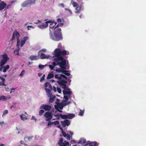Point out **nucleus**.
Segmentation results:
<instances>
[{
  "instance_id": "f257e3e1",
  "label": "nucleus",
  "mask_w": 146,
  "mask_h": 146,
  "mask_svg": "<svg viewBox=\"0 0 146 146\" xmlns=\"http://www.w3.org/2000/svg\"><path fill=\"white\" fill-rule=\"evenodd\" d=\"M53 54L56 58H54L52 66L54 67L57 65H59L61 69H66V60L64 59V56L66 54L67 51L64 50H62L59 48L56 49Z\"/></svg>"
},
{
  "instance_id": "f03ea898",
  "label": "nucleus",
  "mask_w": 146,
  "mask_h": 146,
  "mask_svg": "<svg viewBox=\"0 0 146 146\" xmlns=\"http://www.w3.org/2000/svg\"><path fill=\"white\" fill-rule=\"evenodd\" d=\"M63 23H59L54 28L55 30L54 33V37L53 36L51 32H50V38L56 41H58L62 40L63 39L61 29L59 28V27L62 26Z\"/></svg>"
},
{
  "instance_id": "7ed1b4c3",
  "label": "nucleus",
  "mask_w": 146,
  "mask_h": 146,
  "mask_svg": "<svg viewBox=\"0 0 146 146\" xmlns=\"http://www.w3.org/2000/svg\"><path fill=\"white\" fill-rule=\"evenodd\" d=\"M48 23H50L49 26L50 29H53L54 28V26H53V27H51V25H52L54 24V22L52 21V20L46 21L45 22V23H43L42 25L38 26V27L40 29H43L44 28H46L48 27Z\"/></svg>"
},
{
  "instance_id": "20e7f679",
  "label": "nucleus",
  "mask_w": 146,
  "mask_h": 146,
  "mask_svg": "<svg viewBox=\"0 0 146 146\" xmlns=\"http://www.w3.org/2000/svg\"><path fill=\"white\" fill-rule=\"evenodd\" d=\"M15 36H16L17 40V46H18L19 48V46L20 45V40L19 39L20 35L19 33L16 30H15L13 32L12 37L11 39V40L13 41L15 39Z\"/></svg>"
},
{
  "instance_id": "39448f33",
  "label": "nucleus",
  "mask_w": 146,
  "mask_h": 146,
  "mask_svg": "<svg viewBox=\"0 0 146 146\" xmlns=\"http://www.w3.org/2000/svg\"><path fill=\"white\" fill-rule=\"evenodd\" d=\"M71 3L72 4L73 7H76V11L75 12V13H79L80 12L81 10L82 5L80 4L79 5H78V4L76 2H74L73 0L71 1Z\"/></svg>"
},
{
  "instance_id": "423d86ee",
  "label": "nucleus",
  "mask_w": 146,
  "mask_h": 146,
  "mask_svg": "<svg viewBox=\"0 0 146 146\" xmlns=\"http://www.w3.org/2000/svg\"><path fill=\"white\" fill-rule=\"evenodd\" d=\"M36 0H27L21 4V6L23 7L29 5H31L33 4H35Z\"/></svg>"
},
{
  "instance_id": "0eeeda50",
  "label": "nucleus",
  "mask_w": 146,
  "mask_h": 146,
  "mask_svg": "<svg viewBox=\"0 0 146 146\" xmlns=\"http://www.w3.org/2000/svg\"><path fill=\"white\" fill-rule=\"evenodd\" d=\"M44 116L46 117L45 121H49L50 120L52 117V113L50 112H46L44 114Z\"/></svg>"
},
{
  "instance_id": "6e6552de",
  "label": "nucleus",
  "mask_w": 146,
  "mask_h": 146,
  "mask_svg": "<svg viewBox=\"0 0 146 146\" xmlns=\"http://www.w3.org/2000/svg\"><path fill=\"white\" fill-rule=\"evenodd\" d=\"M63 139L62 138H61L58 143V144L59 146H67L69 145V144L68 142L66 141H64L63 142Z\"/></svg>"
},
{
  "instance_id": "1a4fd4ad",
  "label": "nucleus",
  "mask_w": 146,
  "mask_h": 146,
  "mask_svg": "<svg viewBox=\"0 0 146 146\" xmlns=\"http://www.w3.org/2000/svg\"><path fill=\"white\" fill-rule=\"evenodd\" d=\"M51 106L48 105H43L40 108V109H43L45 111H49L51 109Z\"/></svg>"
},
{
  "instance_id": "9d476101",
  "label": "nucleus",
  "mask_w": 146,
  "mask_h": 146,
  "mask_svg": "<svg viewBox=\"0 0 146 146\" xmlns=\"http://www.w3.org/2000/svg\"><path fill=\"white\" fill-rule=\"evenodd\" d=\"M70 102H68L66 103H63V104L61 103H58L57 104V106L58 108L60 110H62L64 106H65L69 104Z\"/></svg>"
},
{
  "instance_id": "9b49d317",
  "label": "nucleus",
  "mask_w": 146,
  "mask_h": 146,
  "mask_svg": "<svg viewBox=\"0 0 146 146\" xmlns=\"http://www.w3.org/2000/svg\"><path fill=\"white\" fill-rule=\"evenodd\" d=\"M61 123L64 127H65L66 126H68L70 124V121L67 119L61 121Z\"/></svg>"
},
{
  "instance_id": "f8f14e48",
  "label": "nucleus",
  "mask_w": 146,
  "mask_h": 146,
  "mask_svg": "<svg viewBox=\"0 0 146 146\" xmlns=\"http://www.w3.org/2000/svg\"><path fill=\"white\" fill-rule=\"evenodd\" d=\"M57 83L61 86H63L64 84L67 83L68 82L63 79H61L60 80H58L57 81Z\"/></svg>"
},
{
  "instance_id": "ddd939ff",
  "label": "nucleus",
  "mask_w": 146,
  "mask_h": 146,
  "mask_svg": "<svg viewBox=\"0 0 146 146\" xmlns=\"http://www.w3.org/2000/svg\"><path fill=\"white\" fill-rule=\"evenodd\" d=\"M6 4L4 1H2L0 3V11L4 9L6 6Z\"/></svg>"
},
{
  "instance_id": "4468645a",
  "label": "nucleus",
  "mask_w": 146,
  "mask_h": 146,
  "mask_svg": "<svg viewBox=\"0 0 146 146\" xmlns=\"http://www.w3.org/2000/svg\"><path fill=\"white\" fill-rule=\"evenodd\" d=\"M39 56L42 59L48 58L49 57H51L49 55H46L43 53L40 54Z\"/></svg>"
},
{
  "instance_id": "2eb2a0df",
  "label": "nucleus",
  "mask_w": 146,
  "mask_h": 146,
  "mask_svg": "<svg viewBox=\"0 0 146 146\" xmlns=\"http://www.w3.org/2000/svg\"><path fill=\"white\" fill-rule=\"evenodd\" d=\"M29 39L28 36H26L24 37L21 40V47L23 46L24 44H25L26 41Z\"/></svg>"
},
{
  "instance_id": "dca6fc26",
  "label": "nucleus",
  "mask_w": 146,
  "mask_h": 146,
  "mask_svg": "<svg viewBox=\"0 0 146 146\" xmlns=\"http://www.w3.org/2000/svg\"><path fill=\"white\" fill-rule=\"evenodd\" d=\"M2 57L3 58L2 59L5 60L6 61H7L9 59V58L8 57L7 54L6 53H4L2 55Z\"/></svg>"
},
{
  "instance_id": "f3484780",
  "label": "nucleus",
  "mask_w": 146,
  "mask_h": 146,
  "mask_svg": "<svg viewBox=\"0 0 146 146\" xmlns=\"http://www.w3.org/2000/svg\"><path fill=\"white\" fill-rule=\"evenodd\" d=\"M29 59L31 60H37L38 59V58L36 56H30Z\"/></svg>"
},
{
  "instance_id": "a211bd4d",
  "label": "nucleus",
  "mask_w": 146,
  "mask_h": 146,
  "mask_svg": "<svg viewBox=\"0 0 146 146\" xmlns=\"http://www.w3.org/2000/svg\"><path fill=\"white\" fill-rule=\"evenodd\" d=\"M50 97L49 99V102L50 103H52L54 102L56 98V96L54 95L52 96H50Z\"/></svg>"
},
{
  "instance_id": "6ab92c4d",
  "label": "nucleus",
  "mask_w": 146,
  "mask_h": 146,
  "mask_svg": "<svg viewBox=\"0 0 146 146\" xmlns=\"http://www.w3.org/2000/svg\"><path fill=\"white\" fill-rule=\"evenodd\" d=\"M9 68V66L7 65L6 66H3V72L5 73L6 72L7 70H8Z\"/></svg>"
},
{
  "instance_id": "aec40b11",
  "label": "nucleus",
  "mask_w": 146,
  "mask_h": 146,
  "mask_svg": "<svg viewBox=\"0 0 146 146\" xmlns=\"http://www.w3.org/2000/svg\"><path fill=\"white\" fill-rule=\"evenodd\" d=\"M67 115V119H72L75 116V115L73 114L69 113Z\"/></svg>"
},
{
  "instance_id": "412c9836",
  "label": "nucleus",
  "mask_w": 146,
  "mask_h": 146,
  "mask_svg": "<svg viewBox=\"0 0 146 146\" xmlns=\"http://www.w3.org/2000/svg\"><path fill=\"white\" fill-rule=\"evenodd\" d=\"M7 61L2 59L0 62V66H3L7 62Z\"/></svg>"
},
{
  "instance_id": "4be33fe9",
  "label": "nucleus",
  "mask_w": 146,
  "mask_h": 146,
  "mask_svg": "<svg viewBox=\"0 0 146 146\" xmlns=\"http://www.w3.org/2000/svg\"><path fill=\"white\" fill-rule=\"evenodd\" d=\"M54 76V75L53 74V72H52L51 73L49 74L47 76V78L48 79H50Z\"/></svg>"
},
{
  "instance_id": "5701e85b",
  "label": "nucleus",
  "mask_w": 146,
  "mask_h": 146,
  "mask_svg": "<svg viewBox=\"0 0 146 146\" xmlns=\"http://www.w3.org/2000/svg\"><path fill=\"white\" fill-rule=\"evenodd\" d=\"M86 140L82 138L81 139L79 142H78V143H84L86 142Z\"/></svg>"
},
{
  "instance_id": "b1692460",
  "label": "nucleus",
  "mask_w": 146,
  "mask_h": 146,
  "mask_svg": "<svg viewBox=\"0 0 146 146\" xmlns=\"http://www.w3.org/2000/svg\"><path fill=\"white\" fill-rule=\"evenodd\" d=\"M63 93L64 95H66L70 94L72 92L71 91H69L64 90L63 91Z\"/></svg>"
},
{
  "instance_id": "393cba45",
  "label": "nucleus",
  "mask_w": 146,
  "mask_h": 146,
  "mask_svg": "<svg viewBox=\"0 0 146 146\" xmlns=\"http://www.w3.org/2000/svg\"><path fill=\"white\" fill-rule=\"evenodd\" d=\"M65 69H63L62 73L65 75L67 76H70V74L69 73H67L68 71L66 70H65Z\"/></svg>"
},
{
  "instance_id": "a878e982",
  "label": "nucleus",
  "mask_w": 146,
  "mask_h": 146,
  "mask_svg": "<svg viewBox=\"0 0 146 146\" xmlns=\"http://www.w3.org/2000/svg\"><path fill=\"white\" fill-rule=\"evenodd\" d=\"M60 117L62 119H67V115H62L61 114H60Z\"/></svg>"
},
{
  "instance_id": "bb28decb",
  "label": "nucleus",
  "mask_w": 146,
  "mask_h": 146,
  "mask_svg": "<svg viewBox=\"0 0 146 146\" xmlns=\"http://www.w3.org/2000/svg\"><path fill=\"white\" fill-rule=\"evenodd\" d=\"M90 144L91 145H93V146H98V144L96 141L92 142L90 143Z\"/></svg>"
},
{
  "instance_id": "cd10ccee",
  "label": "nucleus",
  "mask_w": 146,
  "mask_h": 146,
  "mask_svg": "<svg viewBox=\"0 0 146 146\" xmlns=\"http://www.w3.org/2000/svg\"><path fill=\"white\" fill-rule=\"evenodd\" d=\"M7 100L6 97L4 96H0V101L1 100Z\"/></svg>"
},
{
  "instance_id": "c85d7f7f",
  "label": "nucleus",
  "mask_w": 146,
  "mask_h": 146,
  "mask_svg": "<svg viewBox=\"0 0 146 146\" xmlns=\"http://www.w3.org/2000/svg\"><path fill=\"white\" fill-rule=\"evenodd\" d=\"M20 117L22 120H24L25 119H27V118L26 117V116L24 115H21L20 116Z\"/></svg>"
},
{
  "instance_id": "c756f323",
  "label": "nucleus",
  "mask_w": 146,
  "mask_h": 146,
  "mask_svg": "<svg viewBox=\"0 0 146 146\" xmlns=\"http://www.w3.org/2000/svg\"><path fill=\"white\" fill-rule=\"evenodd\" d=\"M84 113V110H80L79 111V115L82 116L83 115Z\"/></svg>"
},
{
  "instance_id": "7c9ffc66",
  "label": "nucleus",
  "mask_w": 146,
  "mask_h": 146,
  "mask_svg": "<svg viewBox=\"0 0 146 146\" xmlns=\"http://www.w3.org/2000/svg\"><path fill=\"white\" fill-rule=\"evenodd\" d=\"M55 78H56L58 79H59L60 80L62 79V77L60 76H59L58 74H56L55 75Z\"/></svg>"
},
{
  "instance_id": "2f4dec72",
  "label": "nucleus",
  "mask_w": 146,
  "mask_h": 146,
  "mask_svg": "<svg viewBox=\"0 0 146 146\" xmlns=\"http://www.w3.org/2000/svg\"><path fill=\"white\" fill-rule=\"evenodd\" d=\"M64 69H61V68L59 69H56L55 70V71L56 72L60 73L61 72H62L63 70Z\"/></svg>"
},
{
  "instance_id": "473e14b6",
  "label": "nucleus",
  "mask_w": 146,
  "mask_h": 146,
  "mask_svg": "<svg viewBox=\"0 0 146 146\" xmlns=\"http://www.w3.org/2000/svg\"><path fill=\"white\" fill-rule=\"evenodd\" d=\"M46 51V50L45 49H43L41 50H40V51H39L38 52V55H40V52H45Z\"/></svg>"
},
{
  "instance_id": "72a5a7b5",
  "label": "nucleus",
  "mask_w": 146,
  "mask_h": 146,
  "mask_svg": "<svg viewBox=\"0 0 146 146\" xmlns=\"http://www.w3.org/2000/svg\"><path fill=\"white\" fill-rule=\"evenodd\" d=\"M8 113V111L7 110H5L3 112L2 116L3 117L4 115H5L7 114Z\"/></svg>"
},
{
  "instance_id": "f704fd0d",
  "label": "nucleus",
  "mask_w": 146,
  "mask_h": 146,
  "mask_svg": "<svg viewBox=\"0 0 146 146\" xmlns=\"http://www.w3.org/2000/svg\"><path fill=\"white\" fill-rule=\"evenodd\" d=\"M14 53L16 55H19V49H17L14 51Z\"/></svg>"
},
{
  "instance_id": "c9c22d12",
  "label": "nucleus",
  "mask_w": 146,
  "mask_h": 146,
  "mask_svg": "<svg viewBox=\"0 0 146 146\" xmlns=\"http://www.w3.org/2000/svg\"><path fill=\"white\" fill-rule=\"evenodd\" d=\"M44 111L43 110H40L39 111V115L41 116L44 113Z\"/></svg>"
},
{
  "instance_id": "e433bc0d",
  "label": "nucleus",
  "mask_w": 146,
  "mask_h": 146,
  "mask_svg": "<svg viewBox=\"0 0 146 146\" xmlns=\"http://www.w3.org/2000/svg\"><path fill=\"white\" fill-rule=\"evenodd\" d=\"M46 65H39L38 66V67L40 69H43Z\"/></svg>"
},
{
  "instance_id": "4c0bfd02",
  "label": "nucleus",
  "mask_w": 146,
  "mask_h": 146,
  "mask_svg": "<svg viewBox=\"0 0 146 146\" xmlns=\"http://www.w3.org/2000/svg\"><path fill=\"white\" fill-rule=\"evenodd\" d=\"M57 91L58 92V93H61V90L60 88H59L58 87H57Z\"/></svg>"
},
{
  "instance_id": "58836bf2",
  "label": "nucleus",
  "mask_w": 146,
  "mask_h": 146,
  "mask_svg": "<svg viewBox=\"0 0 146 146\" xmlns=\"http://www.w3.org/2000/svg\"><path fill=\"white\" fill-rule=\"evenodd\" d=\"M60 76H61V77H62L64 79H65L66 80H67L68 79L64 75L61 74L60 75Z\"/></svg>"
},
{
  "instance_id": "ea45409f",
  "label": "nucleus",
  "mask_w": 146,
  "mask_h": 146,
  "mask_svg": "<svg viewBox=\"0 0 146 146\" xmlns=\"http://www.w3.org/2000/svg\"><path fill=\"white\" fill-rule=\"evenodd\" d=\"M62 133L64 137H66L67 134L63 130L62 131Z\"/></svg>"
},
{
  "instance_id": "a19ab883",
  "label": "nucleus",
  "mask_w": 146,
  "mask_h": 146,
  "mask_svg": "<svg viewBox=\"0 0 146 146\" xmlns=\"http://www.w3.org/2000/svg\"><path fill=\"white\" fill-rule=\"evenodd\" d=\"M52 123L54 124V125H56L58 124L59 123V122L58 121H55L54 122H52Z\"/></svg>"
},
{
  "instance_id": "79ce46f5",
  "label": "nucleus",
  "mask_w": 146,
  "mask_h": 146,
  "mask_svg": "<svg viewBox=\"0 0 146 146\" xmlns=\"http://www.w3.org/2000/svg\"><path fill=\"white\" fill-rule=\"evenodd\" d=\"M45 90L47 93H51L49 89L45 88Z\"/></svg>"
},
{
  "instance_id": "37998d69",
  "label": "nucleus",
  "mask_w": 146,
  "mask_h": 146,
  "mask_svg": "<svg viewBox=\"0 0 146 146\" xmlns=\"http://www.w3.org/2000/svg\"><path fill=\"white\" fill-rule=\"evenodd\" d=\"M45 77V74H43V75L42 76V77L40 79V81L41 82L42 81L44 80V78Z\"/></svg>"
},
{
  "instance_id": "c03bdc74",
  "label": "nucleus",
  "mask_w": 146,
  "mask_h": 146,
  "mask_svg": "<svg viewBox=\"0 0 146 146\" xmlns=\"http://www.w3.org/2000/svg\"><path fill=\"white\" fill-rule=\"evenodd\" d=\"M25 71L24 70H23L21 73L19 75V76H23L24 74L25 73Z\"/></svg>"
},
{
  "instance_id": "a18cd8bd",
  "label": "nucleus",
  "mask_w": 146,
  "mask_h": 146,
  "mask_svg": "<svg viewBox=\"0 0 146 146\" xmlns=\"http://www.w3.org/2000/svg\"><path fill=\"white\" fill-rule=\"evenodd\" d=\"M67 139L68 140H69L70 139V136L69 134H67L66 136Z\"/></svg>"
},
{
  "instance_id": "49530a36",
  "label": "nucleus",
  "mask_w": 146,
  "mask_h": 146,
  "mask_svg": "<svg viewBox=\"0 0 146 146\" xmlns=\"http://www.w3.org/2000/svg\"><path fill=\"white\" fill-rule=\"evenodd\" d=\"M0 79L1 80H2V82H3V83H5V79L4 78H3L1 76H0Z\"/></svg>"
},
{
  "instance_id": "de8ad7c7",
  "label": "nucleus",
  "mask_w": 146,
  "mask_h": 146,
  "mask_svg": "<svg viewBox=\"0 0 146 146\" xmlns=\"http://www.w3.org/2000/svg\"><path fill=\"white\" fill-rule=\"evenodd\" d=\"M33 137V136H30V137H27V138H28V139L29 141H30L32 139ZM26 138H27V137H25V139Z\"/></svg>"
},
{
  "instance_id": "09e8293b",
  "label": "nucleus",
  "mask_w": 146,
  "mask_h": 146,
  "mask_svg": "<svg viewBox=\"0 0 146 146\" xmlns=\"http://www.w3.org/2000/svg\"><path fill=\"white\" fill-rule=\"evenodd\" d=\"M49 84H49V83L48 82H46L44 84V86H45V88H46V87H47V86H49Z\"/></svg>"
},
{
  "instance_id": "8fccbe9b",
  "label": "nucleus",
  "mask_w": 146,
  "mask_h": 146,
  "mask_svg": "<svg viewBox=\"0 0 146 146\" xmlns=\"http://www.w3.org/2000/svg\"><path fill=\"white\" fill-rule=\"evenodd\" d=\"M53 123H52V122L50 121H48V122L47 124V125L48 126H49L50 125H52Z\"/></svg>"
},
{
  "instance_id": "3c124183",
  "label": "nucleus",
  "mask_w": 146,
  "mask_h": 146,
  "mask_svg": "<svg viewBox=\"0 0 146 146\" xmlns=\"http://www.w3.org/2000/svg\"><path fill=\"white\" fill-rule=\"evenodd\" d=\"M62 88L64 89H67V87L66 86V84H64L63 86H62Z\"/></svg>"
},
{
  "instance_id": "603ef678",
  "label": "nucleus",
  "mask_w": 146,
  "mask_h": 146,
  "mask_svg": "<svg viewBox=\"0 0 146 146\" xmlns=\"http://www.w3.org/2000/svg\"><path fill=\"white\" fill-rule=\"evenodd\" d=\"M0 85L4 86H6V85L4 83H3V82H0Z\"/></svg>"
},
{
  "instance_id": "864d4df0",
  "label": "nucleus",
  "mask_w": 146,
  "mask_h": 146,
  "mask_svg": "<svg viewBox=\"0 0 146 146\" xmlns=\"http://www.w3.org/2000/svg\"><path fill=\"white\" fill-rule=\"evenodd\" d=\"M49 66L51 70H52L54 68V67L51 65H49Z\"/></svg>"
},
{
  "instance_id": "5fc2aeb1",
  "label": "nucleus",
  "mask_w": 146,
  "mask_h": 146,
  "mask_svg": "<svg viewBox=\"0 0 146 146\" xmlns=\"http://www.w3.org/2000/svg\"><path fill=\"white\" fill-rule=\"evenodd\" d=\"M64 98L66 100H68L69 99L68 96H64Z\"/></svg>"
},
{
  "instance_id": "6e6d98bb",
  "label": "nucleus",
  "mask_w": 146,
  "mask_h": 146,
  "mask_svg": "<svg viewBox=\"0 0 146 146\" xmlns=\"http://www.w3.org/2000/svg\"><path fill=\"white\" fill-rule=\"evenodd\" d=\"M3 69V66H0V72L2 71Z\"/></svg>"
},
{
  "instance_id": "4d7b16f0",
  "label": "nucleus",
  "mask_w": 146,
  "mask_h": 146,
  "mask_svg": "<svg viewBox=\"0 0 146 146\" xmlns=\"http://www.w3.org/2000/svg\"><path fill=\"white\" fill-rule=\"evenodd\" d=\"M65 9L66 10H68L69 11V12L70 13V14H72V12L70 9Z\"/></svg>"
},
{
  "instance_id": "13d9d810",
  "label": "nucleus",
  "mask_w": 146,
  "mask_h": 146,
  "mask_svg": "<svg viewBox=\"0 0 146 146\" xmlns=\"http://www.w3.org/2000/svg\"><path fill=\"white\" fill-rule=\"evenodd\" d=\"M53 90L54 91V92H56V88L55 87L53 86Z\"/></svg>"
},
{
  "instance_id": "bf43d9fd",
  "label": "nucleus",
  "mask_w": 146,
  "mask_h": 146,
  "mask_svg": "<svg viewBox=\"0 0 146 146\" xmlns=\"http://www.w3.org/2000/svg\"><path fill=\"white\" fill-rule=\"evenodd\" d=\"M59 6H61L62 7L64 8V5L63 3H61L59 4Z\"/></svg>"
},
{
  "instance_id": "052dcab7",
  "label": "nucleus",
  "mask_w": 146,
  "mask_h": 146,
  "mask_svg": "<svg viewBox=\"0 0 146 146\" xmlns=\"http://www.w3.org/2000/svg\"><path fill=\"white\" fill-rule=\"evenodd\" d=\"M47 94H48V96H49L50 97L52 96V94L51 92V93H47Z\"/></svg>"
},
{
  "instance_id": "680f3d73",
  "label": "nucleus",
  "mask_w": 146,
  "mask_h": 146,
  "mask_svg": "<svg viewBox=\"0 0 146 146\" xmlns=\"http://www.w3.org/2000/svg\"><path fill=\"white\" fill-rule=\"evenodd\" d=\"M57 20L58 22H61L62 21L61 19L60 18H58Z\"/></svg>"
},
{
  "instance_id": "e2e57ef3",
  "label": "nucleus",
  "mask_w": 146,
  "mask_h": 146,
  "mask_svg": "<svg viewBox=\"0 0 146 146\" xmlns=\"http://www.w3.org/2000/svg\"><path fill=\"white\" fill-rule=\"evenodd\" d=\"M42 73H38V75L39 77L41 76L42 75Z\"/></svg>"
},
{
  "instance_id": "0e129e2a",
  "label": "nucleus",
  "mask_w": 146,
  "mask_h": 146,
  "mask_svg": "<svg viewBox=\"0 0 146 146\" xmlns=\"http://www.w3.org/2000/svg\"><path fill=\"white\" fill-rule=\"evenodd\" d=\"M48 87L50 89H52V86H51V85L50 84L49 85Z\"/></svg>"
},
{
  "instance_id": "69168bd1",
  "label": "nucleus",
  "mask_w": 146,
  "mask_h": 146,
  "mask_svg": "<svg viewBox=\"0 0 146 146\" xmlns=\"http://www.w3.org/2000/svg\"><path fill=\"white\" fill-rule=\"evenodd\" d=\"M31 119H34L35 120H36V119L34 116H33L31 118Z\"/></svg>"
},
{
  "instance_id": "338daca9",
  "label": "nucleus",
  "mask_w": 146,
  "mask_h": 146,
  "mask_svg": "<svg viewBox=\"0 0 146 146\" xmlns=\"http://www.w3.org/2000/svg\"><path fill=\"white\" fill-rule=\"evenodd\" d=\"M54 116L55 117H60V114H55L54 115Z\"/></svg>"
},
{
  "instance_id": "774afa93",
  "label": "nucleus",
  "mask_w": 146,
  "mask_h": 146,
  "mask_svg": "<svg viewBox=\"0 0 146 146\" xmlns=\"http://www.w3.org/2000/svg\"><path fill=\"white\" fill-rule=\"evenodd\" d=\"M6 97V98H7V99H10L11 98V97L10 96L8 97Z\"/></svg>"
}]
</instances>
